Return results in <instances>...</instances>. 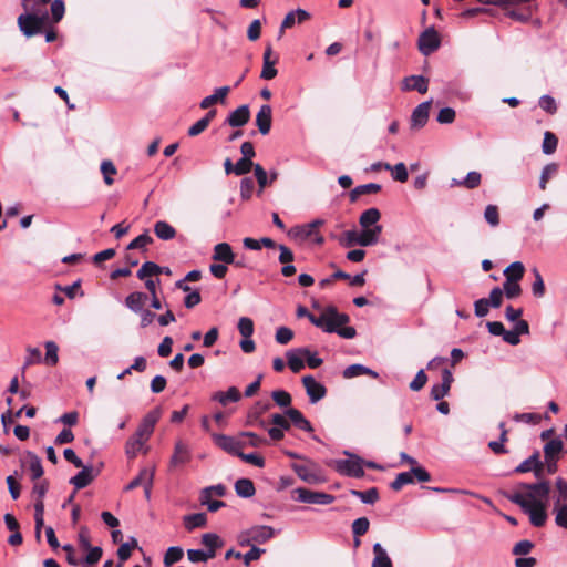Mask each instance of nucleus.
Segmentation results:
<instances>
[{
  "mask_svg": "<svg viewBox=\"0 0 567 567\" xmlns=\"http://www.w3.org/2000/svg\"><path fill=\"white\" fill-rule=\"evenodd\" d=\"M556 488H557V492H558V495L555 497V501L554 502H559V503H567V482L559 477L556 480Z\"/></svg>",
  "mask_w": 567,
  "mask_h": 567,
  "instance_id": "64",
  "label": "nucleus"
},
{
  "mask_svg": "<svg viewBox=\"0 0 567 567\" xmlns=\"http://www.w3.org/2000/svg\"><path fill=\"white\" fill-rule=\"evenodd\" d=\"M381 218V213L378 208L371 207L364 210L359 218V224L362 230H372V227L380 226L378 221Z\"/></svg>",
  "mask_w": 567,
  "mask_h": 567,
  "instance_id": "25",
  "label": "nucleus"
},
{
  "mask_svg": "<svg viewBox=\"0 0 567 567\" xmlns=\"http://www.w3.org/2000/svg\"><path fill=\"white\" fill-rule=\"evenodd\" d=\"M163 268L153 261H145L137 270L136 276L141 280H146L148 277L162 274Z\"/></svg>",
  "mask_w": 567,
  "mask_h": 567,
  "instance_id": "36",
  "label": "nucleus"
},
{
  "mask_svg": "<svg viewBox=\"0 0 567 567\" xmlns=\"http://www.w3.org/2000/svg\"><path fill=\"white\" fill-rule=\"evenodd\" d=\"M384 169L392 172V177L394 181L404 183L409 178V173H408L406 166L402 162L395 164L394 166H392L390 164H384Z\"/></svg>",
  "mask_w": 567,
  "mask_h": 567,
  "instance_id": "42",
  "label": "nucleus"
},
{
  "mask_svg": "<svg viewBox=\"0 0 567 567\" xmlns=\"http://www.w3.org/2000/svg\"><path fill=\"white\" fill-rule=\"evenodd\" d=\"M272 123V109L269 104L260 106L259 112L256 116V125L262 135H267L270 132Z\"/></svg>",
  "mask_w": 567,
  "mask_h": 567,
  "instance_id": "19",
  "label": "nucleus"
},
{
  "mask_svg": "<svg viewBox=\"0 0 567 567\" xmlns=\"http://www.w3.org/2000/svg\"><path fill=\"white\" fill-rule=\"evenodd\" d=\"M153 478H154V470L148 471L146 468H143L138 473V475L128 483V485L125 487V489L126 491L134 489L142 484L145 485L146 482H150V484H153Z\"/></svg>",
  "mask_w": 567,
  "mask_h": 567,
  "instance_id": "40",
  "label": "nucleus"
},
{
  "mask_svg": "<svg viewBox=\"0 0 567 567\" xmlns=\"http://www.w3.org/2000/svg\"><path fill=\"white\" fill-rule=\"evenodd\" d=\"M237 328L244 338H250L254 333V322L248 317H241L238 321Z\"/></svg>",
  "mask_w": 567,
  "mask_h": 567,
  "instance_id": "59",
  "label": "nucleus"
},
{
  "mask_svg": "<svg viewBox=\"0 0 567 567\" xmlns=\"http://www.w3.org/2000/svg\"><path fill=\"white\" fill-rule=\"evenodd\" d=\"M370 527V522L367 517H359L352 523L353 536L360 537L364 535Z\"/></svg>",
  "mask_w": 567,
  "mask_h": 567,
  "instance_id": "60",
  "label": "nucleus"
},
{
  "mask_svg": "<svg viewBox=\"0 0 567 567\" xmlns=\"http://www.w3.org/2000/svg\"><path fill=\"white\" fill-rule=\"evenodd\" d=\"M344 454L349 455L350 457L336 461L337 472L349 477H362L364 475L362 458L348 452H344Z\"/></svg>",
  "mask_w": 567,
  "mask_h": 567,
  "instance_id": "4",
  "label": "nucleus"
},
{
  "mask_svg": "<svg viewBox=\"0 0 567 567\" xmlns=\"http://www.w3.org/2000/svg\"><path fill=\"white\" fill-rule=\"evenodd\" d=\"M558 172V165L556 163H549L545 165L542 169V174L539 177V188L545 190L547 187L548 181L555 176Z\"/></svg>",
  "mask_w": 567,
  "mask_h": 567,
  "instance_id": "46",
  "label": "nucleus"
},
{
  "mask_svg": "<svg viewBox=\"0 0 567 567\" xmlns=\"http://www.w3.org/2000/svg\"><path fill=\"white\" fill-rule=\"evenodd\" d=\"M249 118V106L247 104H244L229 113L226 123L231 127H241L248 123Z\"/></svg>",
  "mask_w": 567,
  "mask_h": 567,
  "instance_id": "20",
  "label": "nucleus"
},
{
  "mask_svg": "<svg viewBox=\"0 0 567 567\" xmlns=\"http://www.w3.org/2000/svg\"><path fill=\"white\" fill-rule=\"evenodd\" d=\"M162 416V409L159 406L151 410L141 421L137 430H136V436H140L147 441L150 436L154 432V427L158 420Z\"/></svg>",
  "mask_w": 567,
  "mask_h": 567,
  "instance_id": "8",
  "label": "nucleus"
},
{
  "mask_svg": "<svg viewBox=\"0 0 567 567\" xmlns=\"http://www.w3.org/2000/svg\"><path fill=\"white\" fill-rule=\"evenodd\" d=\"M505 497L515 505H518L524 512L527 506L533 502L527 498L526 494L520 492L505 493Z\"/></svg>",
  "mask_w": 567,
  "mask_h": 567,
  "instance_id": "51",
  "label": "nucleus"
},
{
  "mask_svg": "<svg viewBox=\"0 0 567 567\" xmlns=\"http://www.w3.org/2000/svg\"><path fill=\"white\" fill-rule=\"evenodd\" d=\"M301 351L302 348H296L286 352L288 367L293 373H298L305 368V355Z\"/></svg>",
  "mask_w": 567,
  "mask_h": 567,
  "instance_id": "26",
  "label": "nucleus"
},
{
  "mask_svg": "<svg viewBox=\"0 0 567 567\" xmlns=\"http://www.w3.org/2000/svg\"><path fill=\"white\" fill-rule=\"evenodd\" d=\"M213 439L218 447L237 457L239 456L244 446L241 441H238L237 439L226 434H214Z\"/></svg>",
  "mask_w": 567,
  "mask_h": 567,
  "instance_id": "13",
  "label": "nucleus"
},
{
  "mask_svg": "<svg viewBox=\"0 0 567 567\" xmlns=\"http://www.w3.org/2000/svg\"><path fill=\"white\" fill-rule=\"evenodd\" d=\"M202 544L207 548H220L223 546V542L217 534L207 533L202 536Z\"/></svg>",
  "mask_w": 567,
  "mask_h": 567,
  "instance_id": "62",
  "label": "nucleus"
},
{
  "mask_svg": "<svg viewBox=\"0 0 567 567\" xmlns=\"http://www.w3.org/2000/svg\"><path fill=\"white\" fill-rule=\"evenodd\" d=\"M525 267L520 261H514L504 270V276L508 281H518L523 278Z\"/></svg>",
  "mask_w": 567,
  "mask_h": 567,
  "instance_id": "37",
  "label": "nucleus"
},
{
  "mask_svg": "<svg viewBox=\"0 0 567 567\" xmlns=\"http://www.w3.org/2000/svg\"><path fill=\"white\" fill-rule=\"evenodd\" d=\"M502 290L504 296H506V298L508 299H515L519 297L522 293V288L518 281H508L507 279H505V281L503 282Z\"/></svg>",
  "mask_w": 567,
  "mask_h": 567,
  "instance_id": "48",
  "label": "nucleus"
},
{
  "mask_svg": "<svg viewBox=\"0 0 567 567\" xmlns=\"http://www.w3.org/2000/svg\"><path fill=\"white\" fill-rule=\"evenodd\" d=\"M271 55L272 48L271 44H268L262 55V70L260 73V78L262 80H272L274 78H276L278 73L277 69L275 68L276 63L278 62V58L275 56L274 59H271Z\"/></svg>",
  "mask_w": 567,
  "mask_h": 567,
  "instance_id": "15",
  "label": "nucleus"
},
{
  "mask_svg": "<svg viewBox=\"0 0 567 567\" xmlns=\"http://www.w3.org/2000/svg\"><path fill=\"white\" fill-rule=\"evenodd\" d=\"M297 494V501L306 504L329 505L334 502L336 497L324 492L311 491L299 487L293 491Z\"/></svg>",
  "mask_w": 567,
  "mask_h": 567,
  "instance_id": "6",
  "label": "nucleus"
},
{
  "mask_svg": "<svg viewBox=\"0 0 567 567\" xmlns=\"http://www.w3.org/2000/svg\"><path fill=\"white\" fill-rule=\"evenodd\" d=\"M190 461V450L182 441H177L174 446V453L169 460V468L184 465Z\"/></svg>",
  "mask_w": 567,
  "mask_h": 567,
  "instance_id": "18",
  "label": "nucleus"
},
{
  "mask_svg": "<svg viewBox=\"0 0 567 567\" xmlns=\"http://www.w3.org/2000/svg\"><path fill=\"white\" fill-rule=\"evenodd\" d=\"M564 449V443L560 439H554L547 442L544 446L545 458H556Z\"/></svg>",
  "mask_w": 567,
  "mask_h": 567,
  "instance_id": "44",
  "label": "nucleus"
},
{
  "mask_svg": "<svg viewBox=\"0 0 567 567\" xmlns=\"http://www.w3.org/2000/svg\"><path fill=\"white\" fill-rule=\"evenodd\" d=\"M241 394L236 386H230L226 392L217 391L212 395V400L226 406L230 402H238Z\"/></svg>",
  "mask_w": 567,
  "mask_h": 567,
  "instance_id": "28",
  "label": "nucleus"
},
{
  "mask_svg": "<svg viewBox=\"0 0 567 567\" xmlns=\"http://www.w3.org/2000/svg\"><path fill=\"white\" fill-rule=\"evenodd\" d=\"M145 440L140 437V436H136V434H134V436H132L127 442H126V445H125V452H126V455L130 457V458H133L137 455V453L141 451L143 444H144Z\"/></svg>",
  "mask_w": 567,
  "mask_h": 567,
  "instance_id": "47",
  "label": "nucleus"
},
{
  "mask_svg": "<svg viewBox=\"0 0 567 567\" xmlns=\"http://www.w3.org/2000/svg\"><path fill=\"white\" fill-rule=\"evenodd\" d=\"M529 516V522L535 527H542L546 524V505L543 501H533L524 511Z\"/></svg>",
  "mask_w": 567,
  "mask_h": 567,
  "instance_id": "11",
  "label": "nucleus"
},
{
  "mask_svg": "<svg viewBox=\"0 0 567 567\" xmlns=\"http://www.w3.org/2000/svg\"><path fill=\"white\" fill-rule=\"evenodd\" d=\"M275 535V530L270 526L258 525L254 526L240 535L239 544L241 546H250L252 544H264L271 539Z\"/></svg>",
  "mask_w": 567,
  "mask_h": 567,
  "instance_id": "3",
  "label": "nucleus"
},
{
  "mask_svg": "<svg viewBox=\"0 0 567 567\" xmlns=\"http://www.w3.org/2000/svg\"><path fill=\"white\" fill-rule=\"evenodd\" d=\"M147 300H148V296L145 292L134 291L126 296V298L124 300V305L132 312L138 313L144 309V306Z\"/></svg>",
  "mask_w": 567,
  "mask_h": 567,
  "instance_id": "23",
  "label": "nucleus"
},
{
  "mask_svg": "<svg viewBox=\"0 0 567 567\" xmlns=\"http://www.w3.org/2000/svg\"><path fill=\"white\" fill-rule=\"evenodd\" d=\"M302 384L306 389L307 395L309 396L310 403L315 404L322 400L327 394L326 386L318 382L312 375H305L302 378Z\"/></svg>",
  "mask_w": 567,
  "mask_h": 567,
  "instance_id": "10",
  "label": "nucleus"
},
{
  "mask_svg": "<svg viewBox=\"0 0 567 567\" xmlns=\"http://www.w3.org/2000/svg\"><path fill=\"white\" fill-rule=\"evenodd\" d=\"M441 41L437 31L430 27L423 31L417 40V48L423 55H430L440 48Z\"/></svg>",
  "mask_w": 567,
  "mask_h": 567,
  "instance_id": "7",
  "label": "nucleus"
},
{
  "mask_svg": "<svg viewBox=\"0 0 567 567\" xmlns=\"http://www.w3.org/2000/svg\"><path fill=\"white\" fill-rule=\"evenodd\" d=\"M48 14L41 17L33 13H23L18 17V25L20 31L28 38L41 32Z\"/></svg>",
  "mask_w": 567,
  "mask_h": 567,
  "instance_id": "5",
  "label": "nucleus"
},
{
  "mask_svg": "<svg viewBox=\"0 0 567 567\" xmlns=\"http://www.w3.org/2000/svg\"><path fill=\"white\" fill-rule=\"evenodd\" d=\"M503 290L499 287H494L491 292L489 297L486 298V301L489 303L492 308H499L503 303Z\"/></svg>",
  "mask_w": 567,
  "mask_h": 567,
  "instance_id": "61",
  "label": "nucleus"
},
{
  "mask_svg": "<svg viewBox=\"0 0 567 567\" xmlns=\"http://www.w3.org/2000/svg\"><path fill=\"white\" fill-rule=\"evenodd\" d=\"M235 492L239 497L249 498L256 493L255 485L249 478H239L235 483Z\"/></svg>",
  "mask_w": 567,
  "mask_h": 567,
  "instance_id": "31",
  "label": "nucleus"
},
{
  "mask_svg": "<svg viewBox=\"0 0 567 567\" xmlns=\"http://www.w3.org/2000/svg\"><path fill=\"white\" fill-rule=\"evenodd\" d=\"M271 408V403L268 400L257 401L247 413V424L258 425L265 427L266 423L261 419V415Z\"/></svg>",
  "mask_w": 567,
  "mask_h": 567,
  "instance_id": "14",
  "label": "nucleus"
},
{
  "mask_svg": "<svg viewBox=\"0 0 567 567\" xmlns=\"http://www.w3.org/2000/svg\"><path fill=\"white\" fill-rule=\"evenodd\" d=\"M153 243V238L150 236L148 231L145 230L143 234L138 235L134 238L126 247L127 250L141 249L145 250L148 245Z\"/></svg>",
  "mask_w": 567,
  "mask_h": 567,
  "instance_id": "45",
  "label": "nucleus"
},
{
  "mask_svg": "<svg viewBox=\"0 0 567 567\" xmlns=\"http://www.w3.org/2000/svg\"><path fill=\"white\" fill-rule=\"evenodd\" d=\"M557 144L558 138L556 135L551 132H545L542 145L543 153L547 155L553 154L557 148Z\"/></svg>",
  "mask_w": 567,
  "mask_h": 567,
  "instance_id": "52",
  "label": "nucleus"
},
{
  "mask_svg": "<svg viewBox=\"0 0 567 567\" xmlns=\"http://www.w3.org/2000/svg\"><path fill=\"white\" fill-rule=\"evenodd\" d=\"M350 318L346 313L338 312L334 306H328L320 316H311L310 322L327 333H337L341 338L352 339L357 336L353 327L346 326Z\"/></svg>",
  "mask_w": 567,
  "mask_h": 567,
  "instance_id": "1",
  "label": "nucleus"
},
{
  "mask_svg": "<svg viewBox=\"0 0 567 567\" xmlns=\"http://www.w3.org/2000/svg\"><path fill=\"white\" fill-rule=\"evenodd\" d=\"M533 472L535 477L540 478L544 473V463L540 461V454L535 451L528 458L524 460L516 468L515 473Z\"/></svg>",
  "mask_w": 567,
  "mask_h": 567,
  "instance_id": "12",
  "label": "nucleus"
},
{
  "mask_svg": "<svg viewBox=\"0 0 567 567\" xmlns=\"http://www.w3.org/2000/svg\"><path fill=\"white\" fill-rule=\"evenodd\" d=\"M229 91H230L229 86H221V87L216 89L214 94L208 95L200 101V103H199L200 109L206 110V109H209L215 103H218V102L224 103Z\"/></svg>",
  "mask_w": 567,
  "mask_h": 567,
  "instance_id": "29",
  "label": "nucleus"
},
{
  "mask_svg": "<svg viewBox=\"0 0 567 567\" xmlns=\"http://www.w3.org/2000/svg\"><path fill=\"white\" fill-rule=\"evenodd\" d=\"M137 547V540L131 537L128 542L123 543L117 549V557L121 561H125L131 557L132 549Z\"/></svg>",
  "mask_w": 567,
  "mask_h": 567,
  "instance_id": "50",
  "label": "nucleus"
},
{
  "mask_svg": "<svg viewBox=\"0 0 567 567\" xmlns=\"http://www.w3.org/2000/svg\"><path fill=\"white\" fill-rule=\"evenodd\" d=\"M481 181H482L481 173H478L476 171H472V172L467 173V175L463 179H461L460 184H463V187H465L467 189H474L480 186Z\"/></svg>",
  "mask_w": 567,
  "mask_h": 567,
  "instance_id": "55",
  "label": "nucleus"
},
{
  "mask_svg": "<svg viewBox=\"0 0 567 567\" xmlns=\"http://www.w3.org/2000/svg\"><path fill=\"white\" fill-rule=\"evenodd\" d=\"M381 190V185L377 183H369L359 185L350 192V200L355 202L361 195L377 194Z\"/></svg>",
  "mask_w": 567,
  "mask_h": 567,
  "instance_id": "34",
  "label": "nucleus"
},
{
  "mask_svg": "<svg viewBox=\"0 0 567 567\" xmlns=\"http://www.w3.org/2000/svg\"><path fill=\"white\" fill-rule=\"evenodd\" d=\"M553 512L555 514L556 525L566 529L567 528V503L563 504L559 502H554Z\"/></svg>",
  "mask_w": 567,
  "mask_h": 567,
  "instance_id": "43",
  "label": "nucleus"
},
{
  "mask_svg": "<svg viewBox=\"0 0 567 567\" xmlns=\"http://www.w3.org/2000/svg\"><path fill=\"white\" fill-rule=\"evenodd\" d=\"M431 102L426 101L419 104L412 112L411 125L412 127H423L429 120Z\"/></svg>",
  "mask_w": 567,
  "mask_h": 567,
  "instance_id": "21",
  "label": "nucleus"
},
{
  "mask_svg": "<svg viewBox=\"0 0 567 567\" xmlns=\"http://www.w3.org/2000/svg\"><path fill=\"white\" fill-rule=\"evenodd\" d=\"M101 172L103 174V179L106 185H112L114 183L113 175L116 174V167L111 161H103L101 164Z\"/></svg>",
  "mask_w": 567,
  "mask_h": 567,
  "instance_id": "56",
  "label": "nucleus"
},
{
  "mask_svg": "<svg viewBox=\"0 0 567 567\" xmlns=\"http://www.w3.org/2000/svg\"><path fill=\"white\" fill-rule=\"evenodd\" d=\"M429 81L423 75H410L403 80V90L417 91L421 94L427 92Z\"/></svg>",
  "mask_w": 567,
  "mask_h": 567,
  "instance_id": "24",
  "label": "nucleus"
},
{
  "mask_svg": "<svg viewBox=\"0 0 567 567\" xmlns=\"http://www.w3.org/2000/svg\"><path fill=\"white\" fill-rule=\"evenodd\" d=\"M82 470L70 478V484H72L75 489H82L89 486L93 480L96 476V473H94V468L91 465L82 466Z\"/></svg>",
  "mask_w": 567,
  "mask_h": 567,
  "instance_id": "17",
  "label": "nucleus"
},
{
  "mask_svg": "<svg viewBox=\"0 0 567 567\" xmlns=\"http://www.w3.org/2000/svg\"><path fill=\"white\" fill-rule=\"evenodd\" d=\"M285 415L290 420V424L292 423L299 430H302L308 433L313 431L311 423L303 416V414L299 410L295 408H289L285 411Z\"/></svg>",
  "mask_w": 567,
  "mask_h": 567,
  "instance_id": "22",
  "label": "nucleus"
},
{
  "mask_svg": "<svg viewBox=\"0 0 567 567\" xmlns=\"http://www.w3.org/2000/svg\"><path fill=\"white\" fill-rule=\"evenodd\" d=\"M484 218L492 227L499 225V213L496 205H487L484 210Z\"/></svg>",
  "mask_w": 567,
  "mask_h": 567,
  "instance_id": "57",
  "label": "nucleus"
},
{
  "mask_svg": "<svg viewBox=\"0 0 567 567\" xmlns=\"http://www.w3.org/2000/svg\"><path fill=\"white\" fill-rule=\"evenodd\" d=\"M382 229V226H374L372 227V230H361L360 233L357 230H347L340 237V244L347 248L355 245L362 247L373 246L378 244Z\"/></svg>",
  "mask_w": 567,
  "mask_h": 567,
  "instance_id": "2",
  "label": "nucleus"
},
{
  "mask_svg": "<svg viewBox=\"0 0 567 567\" xmlns=\"http://www.w3.org/2000/svg\"><path fill=\"white\" fill-rule=\"evenodd\" d=\"M519 487L527 491L526 496L530 501L547 499L550 493V484L546 480L537 483H520Z\"/></svg>",
  "mask_w": 567,
  "mask_h": 567,
  "instance_id": "9",
  "label": "nucleus"
},
{
  "mask_svg": "<svg viewBox=\"0 0 567 567\" xmlns=\"http://www.w3.org/2000/svg\"><path fill=\"white\" fill-rule=\"evenodd\" d=\"M412 471L401 472L396 475L395 480L391 482L390 487L393 491H400L404 485L412 484Z\"/></svg>",
  "mask_w": 567,
  "mask_h": 567,
  "instance_id": "49",
  "label": "nucleus"
},
{
  "mask_svg": "<svg viewBox=\"0 0 567 567\" xmlns=\"http://www.w3.org/2000/svg\"><path fill=\"white\" fill-rule=\"evenodd\" d=\"M453 382V374L449 369H444L442 371V382L440 384H434L431 388L430 396L434 401H439L443 399L450 391L451 384Z\"/></svg>",
  "mask_w": 567,
  "mask_h": 567,
  "instance_id": "16",
  "label": "nucleus"
},
{
  "mask_svg": "<svg viewBox=\"0 0 567 567\" xmlns=\"http://www.w3.org/2000/svg\"><path fill=\"white\" fill-rule=\"evenodd\" d=\"M154 233L162 240H171L176 236L175 228L165 220L155 223Z\"/></svg>",
  "mask_w": 567,
  "mask_h": 567,
  "instance_id": "32",
  "label": "nucleus"
},
{
  "mask_svg": "<svg viewBox=\"0 0 567 567\" xmlns=\"http://www.w3.org/2000/svg\"><path fill=\"white\" fill-rule=\"evenodd\" d=\"M271 398L280 408H288L291 404V395L285 390H275L271 392Z\"/></svg>",
  "mask_w": 567,
  "mask_h": 567,
  "instance_id": "54",
  "label": "nucleus"
},
{
  "mask_svg": "<svg viewBox=\"0 0 567 567\" xmlns=\"http://www.w3.org/2000/svg\"><path fill=\"white\" fill-rule=\"evenodd\" d=\"M533 274H534L535 280L532 285V291L535 297L540 298L545 295V284H544L543 277L537 268L533 269Z\"/></svg>",
  "mask_w": 567,
  "mask_h": 567,
  "instance_id": "58",
  "label": "nucleus"
},
{
  "mask_svg": "<svg viewBox=\"0 0 567 567\" xmlns=\"http://www.w3.org/2000/svg\"><path fill=\"white\" fill-rule=\"evenodd\" d=\"M350 493L364 504L372 505L379 499V492L377 487H371L367 491L351 489Z\"/></svg>",
  "mask_w": 567,
  "mask_h": 567,
  "instance_id": "39",
  "label": "nucleus"
},
{
  "mask_svg": "<svg viewBox=\"0 0 567 567\" xmlns=\"http://www.w3.org/2000/svg\"><path fill=\"white\" fill-rule=\"evenodd\" d=\"M373 554L372 567H393L391 558L380 543L373 545Z\"/></svg>",
  "mask_w": 567,
  "mask_h": 567,
  "instance_id": "30",
  "label": "nucleus"
},
{
  "mask_svg": "<svg viewBox=\"0 0 567 567\" xmlns=\"http://www.w3.org/2000/svg\"><path fill=\"white\" fill-rule=\"evenodd\" d=\"M213 259L226 265L235 262V255L227 243H219L214 247Z\"/></svg>",
  "mask_w": 567,
  "mask_h": 567,
  "instance_id": "27",
  "label": "nucleus"
},
{
  "mask_svg": "<svg viewBox=\"0 0 567 567\" xmlns=\"http://www.w3.org/2000/svg\"><path fill=\"white\" fill-rule=\"evenodd\" d=\"M45 358L44 361L49 365H55L59 361L58 351L59 348L54 341L45 342Z\"/></svg>",
  "mask_w": 567,
  "mask_h": 567,
  "instance_id": "53",
  "label": "nucleus"
},
{
  "mask_svg": "<svg viewBox=\"0 0 567 567\" xmlns=\"http://www.w3.org/2000/svg\"><path fill=\"white\" fill-rule=\"evenodd\" d=\"M275 338L279 344H287L292 340L293 331L290 328L280 327L277 329Z\"/></svg>",
  "mask_w": 567,
  "mask_h": 567,
  "instance_id": "63",
  "label": "nucleus"
},
{
  "mask_svg": "<svg viewBox=\"0 0 567 567\" xmlns=\"http://www.w3.org/2000/svg\"><path fill=\"white\" fill-rule=\"evenodd\" d=\"M184 556V550L179 546H171L166 550L164 555V566L171 567L172 565L178 563Z\"/></svg>",
  "mask_w": 567,
  "mask_h": 567,
  "instance_id": "41",
  "label": "nucleus"
},
{
  "mask_svg": "<svg viewBox=\"0 0 567 567\" xmlns=\"http://www.w3.org/2000/svg\"><path fill=\"white\" fill-rule=\"evenodd\" d=\"M27 457L29 460V467L31 472V478L33 481L39 480L43 475V467L41 463V458L34 454L33 452H27Z\"/></svg>",
  "mask_w": 567,
  "mask_h": 567,
  "instance_id": "38",
  "label": "nucleus"
},
{
  "mask_svg": "<svg viewBox=\"0 0 567 567\" xmlns=\"http://www.w3.org/2000/svg\"><path fill=\"white\" fill-rule=\"evenodd\" d=\"M183 520L185 528L190 532L195 528L204 527L207 523V517L205 513H195L185 515Z\"/></svg>",
  "mask_w": 567,
  "mask_h": 567,
  "instance_id": "35",
  "label": "nucleus"
},
{
  "mask_svg": "<svg viewBox=\"0 0 567 567\" xmlns=\"http://www.w3.org/2000/svg\"><path fill=\"white\" fill-rule=\"evenodd\" d=\"M293 472L305 482L309 484H316L319 482V477L313 473L308 465L305 464H292Z\"/></svg>",
  "mask_w": 567,
  "mask_h": 567,
  "instance_id": "33",
  "label": "nucleus"
}]
</instances>
